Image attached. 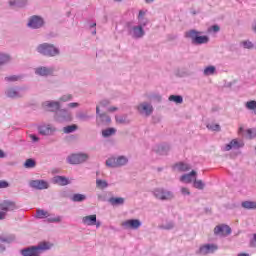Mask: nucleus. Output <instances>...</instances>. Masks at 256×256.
<instances>
[{
  "mask_svg": "<svg viewBox=\"0 0 256 256\" xmlns=\"http://www.w3.org/2000/svg\"><path fill=\"white\" fill-rule=\"evenodd\" d=\"M51 247H53V244H50L49 242H42L38 246H31V247L21 250V255H23V256H39V255H41V253H43V251H47Z\"/></svg>",
  "mask_w": 256,
  "mask_h": 256,
  "instance_id": "1",
  "label": "nucleus"
},
{
  "mask_svg": "<svg viewBox=\"0 0 256 256\" xmlns=\"http://www.w3.org/2000/svg\"><path fill=\"white\" fill-rule=\"evenodd\" d=\"M201 32H197L195 30H190L186 32V37L192 40V43L195 45H203L205 43H209V36H199Z\"/></svg>",
  "mask_w": 256,
  "mask_h": 256,
  "instance_id": "2",
  "label": "nucleus"
},
{
  "mask_svg": "<svg viewBox=\"0 0 256 256\" xmlns=\"http://www.w3.org/2000/svg\"><path fill=\"white\" fill-rule=\"evenodd\" d=\"M37 51L38 53H41V55H46L48 57H55V55H59V49L48 43L40 44L37 47Z\"/></svg>",
  "mask_w": 256,
  "mask_h": 256,
  "instance_id": "3",
  "label": "nucleus"
},
{
  "mask_svg": "<svg viewBox=\"0 0 256 256\" xmlns=\"http://www.w3.org/2000/svg\"><path fill=\"white\" fill-rule=\"evenodd\" d=\"M154 196L156 199H160V201H169L170 199H173V193L163 188L155 189Z\"/></svg>",
  "mask_w": 256,
  "mask_h": 256,
  "instance_id": "4",
  "label": "nucleus"
},
{
  "mask_svg": "<svg viewBox=\"0 0 256 256\" xmlns=\"http://www.w3.org/2000/svg\"><path fill=\"white\" fill-rule=\"evenodd\" d=\"M87 159H89V155L87 154H72L68 157V162L71 165H79L80 163H85V161H87Z\"/></svg>",
  "mask_w": 256,
  "mask_h": 256,
  "instance_id": "5",
  "label": "nucleus"
},
{
  "mask_svg": "<svg viewBox=\"0 0 256 256\" xmlns=\"http://www.w3.org/2000/svg\"><path fill=\"white\" fill-rule=\"evenodd\" d=\"M107 167H122V165H127V159L123 156L118 158H109L106 161Z\"/></svg>",
  "mask_w": 256,
  "mask_h": 256,
  "instance_id": "6",
  "label": "nucleus"
},
{
  "mask_svg": "<svg viewBox=\"0 0 256 256\" xmlns=\"http://www.w3.org/2000/svg\"><path fill=\"white\" fill-rule=\"evenodd\" d=\"M214 235H220V237H227V235H231V227L225 224L218 225L214 228Z\"/></svg>",
  "mask_w": 256,
  "mask_h": 256,
  "instance_id": "7",
  "label": "nucleus"
},
{
  "mask_svg": "<svg viewBox=\"0 0 256 256\" xmlns=\"http://www.w3.org/2000/svg\"><path fill=\"white\" fill-rule=\"evenodd\" d=\"M219 249V246L217 244H204L200 246L199 253L201 255H209L211 253H215Z\"/></svg>",
  "mask_w": 256,
  "mask_h": 256,
  "instance_id": "8",
  "label": "nucleus"
},
{
  "mask_svg": "<svg viewBox=\"0 0 256 256\" xmlns=\"http://www.w3.org/2000/svg\"><path fill=\"white\" fill-rule=\"evenodd\" d=\"M15 209H17V204H15V202L13 201L5 200L0 203V211H2L3 213L7 214V212L15 211Z\"/></svg>",
  "mask_w": 256,
  "mask_h": 256,
  "instance_id": "9",
  "label": "nucleus"
},
{
  "mask_svg": "<svg viewBox=\"0 0 256 256\" xmlns=\"http://www.w3.org/2000/svg\"><path fill=\"white\" fill-rule=\"evenodd\" d=\"M28 27H31L32 29H39V27H43V18L39 16H32Z\"/></svg>",
  "mask_w": 256,
  "mask_h": 256,
  "instance_id": "10",
  "label": "nucleus"
},
{
  "mask_svg": "<svg viewBox=\"0 0 256 256\" xmlns=\"http://www.w3.org/2000/svg\"><path fill=\"white\" fill-rule=\"evenodd\" d=\"M122 227L126 229H139L141 227V221L137 219L126 220L122 222Z\"/></svg>",
  "mask_w": 256,
  "mask_h": 256,
  "instance_id": "11",
  "label": "nucleus"
},
{
  "mask_svg": "<svg viewBox=\"0 0 256 256\" xmlns=\"http://www.w3.org/2000/svg\"><path fill=\"white\" fill-rule=\"evenodd\" d=\"M30 187L33 189H49V184L45 180H32L30 182Z\"/></svg>",
  "mask_w": 256,
  "mask_h": 256,
  "instance_id": "12",
  "label": "nucleus"
},
{
  "mask_svg": "<svg viewBox=\"0 0 256 256\" xmlns=\"http://www.w3.org/2000/svg\"><path fill=\"white\" fill-rule=\"evenodd\" d=\"M137 109L139 113H145V115H150L153 113V106H151L149 103H142L138 105Z\"/></svg>",
  "mask_w": 256,
  "mask_h": 256,
  "instance_id": "13",
  "label": "nucleus"
},
{
  "mask_svg": "<svg viewBox=\"0 0 256 256\" xmlns=\"http://www.w3.org/2000/svg\"><path fill=\"white\" fill-rule=\"evenodd\" d=\"M82 223L88 226L97 225V215L93 214L89 216H84L82 218Z\"/></svg>",
  "mask_w": 256,
  "mask_h": 256,
  "instance_id": "14",
  "label": "nucleus"
},
{
  "mask_svg": "<svg viewBox=\"0 0 256 256\" xmlns=\"http://www.w3.org/2000/svg\"><path fill=\"white\" fill-rule=\"evenodd\" d=\"M195 175H197V172L192 170L190 173L182 175L180 181L182 183H192V181H195Z\"/></svg>",
  "mask_w": 256,
  "mask_h": 256,
  "instance_id": "15",
  "label": "nucleus"
},
{
  "mask_svg": "<svg viewBox=\"0 0 256 256\" xmlns=\"http://www.w3.org/2000/svg\"><path fill=\"white\" fill-rule=\"evenodd\" d=\"M36 75H41V77H47V75H51L53 73V69L47 67L37 68L35 71Z\"/></svg>",
  "mask_w": 256,
  "mask_h": 256,
  "instance_id": "16",
  "label": "nucleus"
},
{
  "mask_svg": "<svg viewBox=\"0 0 256 256\" xmlns=\"http://www.w3.org/2000/svg\"><path fill=\"white\" fill-rule=\"evenodd\" d=\"M44 107L46 108V111H59V102H45Z\"/></svg>",
  "mask_w": 256,
  "mask_h": 256,
  "instance_id": "17",
  "label": "nucleus"
},
{
  "mask_svg": "<svg viewBox=\"0 0 256 256\" xmlns=\"http://www.w3.org/2000/svg\"><path fill=\"white\" fill-rule=\"evenodd\" d=\"M235 147L236 149H239V147H243V142L239 143L237 139H233L229 144L226 145L225 150L231 151Z\"/></svg>",
  "mask_w": 256,
  "mask_h": 256,
  "instance_id": "18",
  "label": "nucleus"
},
{
  "mask_svg": "<svg viewBox=\"0 0 256 256\" xmlns=\"http://www.w3.org/2000/svg\"><path fill=\"white\" fill-rule=\"evenodd\" d=\"M54 183L61 186L69 185V179L65 176H56L54 177Z\"/></svg>",
  "mask_w": 256,
  "mask_h": 256,
  "instance_id": "19",
  "label": "nucleus"
},
{
  "mask_svg": "<svg viewBox=\"0 0 256 256\" xmlns=\"http://www.w3.org/2000/svg\"><path fill=\"white\" fill-rule=\"evenodd\" d=\"M96 114L99 116L101 123H111V117L109 115L105 113L99 114V106L96 107Z\"/></svg>",
  "mask_w": 256,
  "mask_h": 256,
  "instance_id": "20",
  "label": "nucleus"
},
{
  "mask_svg": "<svg viewBox=\"0 0 256 256\" xmlns=\"http://www.w3.org/2000/svg\"><path fill=\"white\" fill-rule=\"evenodd\" d=\"M6 95L10 99H17V97H21V95L19 94V91L15 90V88H8L6 90Z\"/></svg>",
  "mask_w": 256,
  "mask_h": 256,
  "instance_id": "21",
  "label": "nucleus"
},
{
  "mask_svg": "<svg viewBox=\"0 0 256 256\" xmlns=\"http://www.w3.org/2000/svg\"><path fill=\"white\" fill-rule=\"evenodd\" d=\"M145 35V32L143 31V27L138 26L133 28V37H136V39H139L140 37H143Z\"/></svg>",
  "mask_w": 256,
  "mask_h": 256,
  "instance_id": "22",
  "label": "nucleus"
},
{
  "mask_svg": "<svg viewBox=\"0 0 256 256\" xmlns=\"http://www.w3.org/2000/svg\"><path fill=\"white\" fill-rule=\"evenodd\" d=\"M50 214L48 211H45L43 209H37L36 210V218L37 219H47V217H49Z\"/></svg>",
  "mask_w": 256,
  "mask_h": 256,
  "instance_id": "23",
  "label": "nucleus"
},
{
  "mask_svg": "<svg viewBox=\"0 0 256 256\" xmlns=\"http://www.w3.org/2000/svg\"><path fill=\"white\" fill-rule=\"evenodd\" d=\"M39 133L41 135H51V133H53V128L50 126H41L39 127Z\"/></svg>",
  "mask_w": 256,
  "mask_h": 256,
  "instance_id": "24",
  "label": "nucleus"
},
{
  "mask_svg": "<svg viewBox=\"0 0 256 256\" xmlns=\"http://www.w3.org/2000/svg\"><path fill=\"white\" fill-rule=\"evenodd\" d=\"M109 203H111V205H123V203H125V198L112 197L109 199Z\"/></svg>",
  "mask_w": 256,
  "mask_h": 256,
  "instance_id": "25",
  "label": "nucleus"
},
{
  "mask_svg": "<svg viewBox=\"0 0 256 256\" xmlns=\"http://www.w3.org/2000/svg\"><path fill=\"white\" fill-rule=\"evenodd\" d=\"M243 209H256L255 201H244L242 202Z\"/></svg>",
  "mask_w": 256,
  "mask_h": 256,
  "instance_id": "26",
  "label": "nucleus"
},
{
  "mask_svg": "<svg viewBox=\"0 0 256 256\" xmlns=\"http://www.w3.org/2000/svg\"><path fill=\"white\" fill-rule=\"evenodd\" d=\"M256 128H249L246 130V139H255Z\"/></svg>",
  "mask_w": 256,
  "mask_h": 256,
  "instance_id": "27",
  "label": "nucleus"
},
{
  "mask_svg": "<svg viewBox=\"0 0 256 256\" xmlns=\"http://www.w3.org/2000/svg\"><path fill=\"white\" fill-rule=\"evenodd\" d=\"M96 187L98 189H106V187H109V184L105 180L97 179L96 180Z\"/></svg>",
  "mask_w": 256,
  "mask_h": 256,
  "instance_id": "28",
  "label": "nucleus"
},
{
  "mask_svg": "<svg viewBox=\"0 0 256 256\" xmlns=\"http://www.w3.org/2000/svg\"><path fill=\"white\" fill-rule=\"evenodd\" d=\"M11 61V57L7 54L0 53V65H5V63H9Z\"/></svg>",
  "mask_w": 256,
  "mask_h": 256,
  "instance_id": "29",
  "label": "nucleus"
},
{
  "mask_svg": "<svg viewBox=\"0 0 256 256\" xmlns=\"http://www.w3.org/2000/svg\"><path fill=\"white\" fill-rule=\"evenodd\" d=\"M193 186L195 187V189H205V183H203V180H197V178H194Z\"/></svg>",
  "mask_w": 256,
  "mask_h": 256,
  "instance_id": "30",
  "label": "nucleus"
},
{
  "mask_svg": "<svg viewBox=\"0 0 256 256\" xmlns=\"http://www.w3.org/2000/svg\"><path fill=\"white\" fill-rule=\"evenodd\" d=\"M176 167L179 171H189V169H191V166L189 164L183 162L176 164Z\"/></svg>",
  "mask_w": 256,
  "mask_h": 256,
  "instance_id": "31",
  "label": "nucleus"
},
{
  "mask_svg": "<svg viewBox=\"0 0 256 256\" xmlns=\"http://www.w3.org/2000/svg\"><path fill=\"white\" fill-rule=\"evenodd\" d=\"M169 101H173L174 103L181 104L183 103V97L179 95H171L169 96Z\"/></svg>",
  "mask_w": 256,
  "mask_h": 256,
  "instance_id": "32",
  "label": "nucleus"
},
{
  "mask_svg": "<svg viewBox=\"0 0 256 256\" xmlns=\"http://www.w3.org/2000/svg\"><path fill=\"white\" fill-rule=\"evenodd\" d=\"M115 132V128H108L102 131V135L103 137H111V135H115Z\"/></svg>",
  "mask_w": 256,
  "mask_h": 256,
  "instance_id": "33",
  "label": "nucleus"
},
{
  "mask_svg": "<svg viewBox=\"0 0 256 256\" xmlns=\"http://www.w3.org/2000/svg\"><path fill=\"white\" fill-rule=\"evenodd\" d=\"M37 163L33 159H27L26 162L24 163V167L26 169H33Z\"/></svg>",
  "mask_w": 256,
  "mask_h": 256,
  "instance_id": "34",
  "label": "nucleus"
},
{
  "mask_svg": "<svg viewBox=\"0 0 256 256\" xmlns=\"http://www.w3.org/2000/svg\"><path fill=\"white\" fill-rule=\"evenodd\" d=\"M86 197L83 194H74L72 196V201L74 202H81V201H85Z\"/></svg>",
  "mask_w": 256,
  "mask_h": 256,
  "instance_id": "35",
  "label": "nucleus"
},
{
  "mask_svg": "<svg viewBox=\"0 0 256 256\" xmlns=\"http://www.w3.org/2000/svg\"><path fill=\"white\" fill-rule=\"evenodd\" d=\"M64 133H73V131H77V125L73 124L70 126H66L63 128Z\"/></svg>",
  "mask_w": 256,
  "mask_h": 256,
  "instance_id": "36",
  "label": "nucleus"
},
{
  "mask_svg": "<svg viewBox=\"0 0 256 256\" xmlns=\"http://www.w3.org/2000/svg\"><path fill=\"white\" fill-rule=\"evenodd\" d=\"M116 123L123 125L125 123H129V120H127V116H116Z\"/></svg>",
  "mask_w": 256,
  "mask_h": 256,
  "instance_id": "37",
  "label": "nucleus"
},
{
  "mask_svg": "<svg viewBox=\"0 0 256 256\" xmlns=\"http://www.w3.org/2000/svg\"><path fill=\"white\" fill-rule=\"evenodd\" d=\"M207 129L210 131H221V126L219 124H208Z\"/></svg>",
  "mask_w": 256,
  "mask_h": 256,
  "instance_id": "38",
  "label": "nucleus"
},
{
  "mask_svg": "<svg viewBox=\"0 0 256 256\" xmlns=\"http://www.w3.org/2000/svg\"><path fill=\"white\" fill-rule=\"evenodd\" d=\"M215 73V66H209L204 69V75H213Z\"/></svg>",
  "mask_w": 256,
  "mask_h": 256,
  "instance_id": "39",
  "label": "nucleus"
},
{
  "mask_svg": "<svg viewBox=\"0 0 256 256\" xmlns=\"http://www.w3.org/2000/svg\"><path fill=\"white\" fill-rule=\"evenodd\" d=\"M247 109H250L251 111H255L256 109V101L252 100L246 103Z\"/></svg>",
  "mask_w": 256,
  "mask_h": 256,
  "instance_id": "40",
  "label": "nucleus"
},
{
  "mask_svg": "<svg viewBox=\"0 0 256 256\" xmlns=\"http://www.w3.org/2000/svg\"><path fill=\"white\" fill-rule=\"evenodd\" d=\"M244 49H253V42L251 41H244L242 42Z\"/></svg>",
  "mask_w": 256,
  "mask_h": 256,
  "instance_id": "41",
  "label": "nucleus"
},
{
  "mask_svg": "<svg viewBox=\"0 0 256 256\" xmlns=\"http://www.w3.org/2000/svg\"><path fill=\"white\" fill-rule=\"evenodd\" d=\"M7 187H9V182L0 180V189H7Z\"/></svg>",
  "mask_w": 256,
  "mask_h": 256,
  "instance_id": "42",
  "label": "nucleus"
},
{
  "mask_svg": "<svg viewBox=\"0 0 256 256\" xmlns=\"http://www.w3.org/2000/svg\"><path fill=\"white\" fill-rule=\"evenodd\" d=\"M181 193L182 195H191V192L189 191V189L185 187L181 188Z\"/></svg>",
  "mask_w": 256,
  "mask_h": 256,
  "instance_id": "43",
  "label": "nucleus"
},
{
  "mask_svg": "<svg viewBox=\"0 0 256 256\" xmlns=\"http://www.w3.org/2000/svg\"><path fill=\"white\" fill-rule=\"evenodd\" d=\"M145 17V12L143 10L139 11L138 19H143Z\"/></svg>",
  "mask_w": 256,
  "mask_h": 256,
  "instance_id": "44",
  "label": "nucleus"
},
{
  "mask_svg": "<svg viewBox=\"0 0 256 256\" xmlns=\"http://www.w3.org/2000/svg\"><path fill=\"white\" fill-rule=\"evenodd\" d=\"M6 79H7V81H17V76H11Z\"/></svg>",
  "mask_w": 256,
  "mask_h": 256,
  "instance_id": "45",
  "label": "nucleus"
},
{
  "mask_svg": "<svg viewBox=\"0 0 256 256\" xmlns=\"http://www.w3.org/2000/svg\"><path fill=\"white\" fill-rule=\"evenodd\" d=\"M5 217H7V214L5 212H0V220L5 219Z\"/></svg>",
  "mask_w": 256,
  "mask_h": 256,
  "instance_id": "46",
  "label": "nucleus"
},
{
  "mask_svg": "<svg viewBox=\"0 0 256 256\" xmlns=\"http://www.w3.org/2000/svg\"><path fill=\"white\" fill-rule=\"evenodd\" d=\"M68 107H71V108L79 107V104L78 103H70V104H68Z\"/></svg>",
  "mask_w": 256,
  "mask_h": 256,
  "instance_id": "47",
  "label": "nucleus"
},
{
  "mask_svg": "<svg viewBox=\"0 0 256 256\" xmlns=\"http://www.w3.org/2000/svg\"><path fill=\"white\" fill-rule=\"evenodd\" d=\"M219 26H217V25H214V26H212V30L215 32V33H217V31H219Z\"/></svg>",
  "mask_w": 256,
  "mask_h": 256,
  "instance_id": "48",
  "label": "nucleus"
},
{
  "mask_svg": "<svg viewBox=\"0 0 256 256\" xmlns=\"http://www.w3.org/2000/svg\"><path fill=\"white\" fill-rule=\"evenodd\" d=\"M0 241H2L3 243H9V238L0 237Z\"/></svg>",
  "mask_w": 256,
  "mask_h": 256,
  "instance_id": "49",
  "label": "nucleus"
},
{
  "mask_svg": "<svg viewBox=\"0 0 256 256\" xmlns=\"http://www.w3.org/2000/svg\"><path fill=\"white\" fill-rule=\"evenodd\" d=\"M30 138L32 139V141H39V138H37V136L35 135H30Z\"/></svg>",
  "mask_w": 256,
  "mask_h": 256,
  "instance_id": "50",
  "label": "nucleus"
},
{
  "mask_svg": "<svg viewBox=\"0 0 256 256\" xmlns=\"http://www.w3.org/2000/svg\"><path fill=\"white\" fill-rule=\"evenodd\" d=\"M108 111H109L110 113H113V111H117V107H110V108L108 109Z\"/></svg>",
  "mask_w": 256,
  "mask_h": 256,
  "instance_id": "51",
  "label": "nucleus"
},
{
  "mask_svg": "<svg viewBox=\"0 0 256 256\" xmlns=\"http://www.w3.org/2000/svg\"><path fill=\"white\" fill-rule=\"evenodd\" d=\"M5 157V152H3V150L0 149V159H4Z\"/></svg>",
  "mask_w": 256,
  "mask_h": 256,
  "instance_id": "52",
  "label": "nucleus"
},
{
  "mask_svg": "<svg viewBox=\"0 0 256 256\" xmlns=\"http://www.w3.org/2000/svg\"><path fill=\"white\" fill-rule=\"evenodd\" d=\"M49 221H50L51 223H55V222L59 221V218L49 219Z\"/></svg>",
  "mask_w": 256,
  "mask_h": 256,
  "instance_id": "53",
  "label": "nucleus"
},
{
  "mask_svg": "<svg viewBox=\"0 0 256 256\" xmlns=\"http://www.w3.org/2000/svg\"><path fill=\"white\" fill-rule=\"evenodd\" d=\"M69 99H71V96H68V99H66L65 97L62 98V101H69Z\"/></svg>",
  "mask_w": 256,
  "mask_h": 256,
  "instance_id": "54",
  "label": "nucleus"
},
{
  "mask_svg": "<svg viewBox=\"0 0 256 256\" xmlns=\"http://www.w3.org/2000/svg\"><path fill=\"white\" fill-rule=\"evenodd\" d=\"M238 256H249V254H247V253H240V254H238Z\"/></svg>",
  "mask_w": 256,
  "mask_h": 256,
  "instance_id": "55",
  "label": "nucleus"
},
{
  "mask_svg": "<svg viewBox=\"0 0 256 256\" xmlns=\"http://www.w3.org/2000/svg\"><path fill=\"white\" fill-rule=\"evenodd\" d=\"M107 103H109V102H105V103H104V102H101L100 105H101L102 107H104V105H107Z\"/></svg>",
  "mask_w": 256,
  "mask_h": 256,
  "instance_id": "56",
  "label": "nucleus"
},
{
  "mask_svg": "<svg viewBox=\"0 0 256 256\" xmlns=\"http://www.w3.org/2000/svg\"><path fill=\"white\" fill-rule=\"evenodd\" d=\"M15 3H19L18 1L10 2V5H15Z\"/></svg>",
  "mask_w": 256,
  "mask_h": 256,
  "instance_id": "57",
  "label": "nucleus"
},
{
  "mask_svg": "<svg viewBox=\"0 0 256 256\" xmlns=\"http://www.w3.org/2000/svg\"><path fill=\"white\" fill-rule=\"evenodd\" d=\"M154 0H146V3H153Z\"/></svg>",
  "mask_w": 256,
  "mask_h": 256,
  "instance_id": "58",
  "label": "nucleus"
},
{
  "mask_svg": "<svg viewBox=\"0 0 256 256\" xmlns=\"http://www.w3.org/2000/svg\"><path fill=\"white\" fill-rule=\"evenodd\" d=\"M241 131H243V127H240V128H239V133H241Z\"/></svg>",
  "mask_w": 256,
  "mask_h": 256,
  "instance_id": "59",
  "label": "nucleus"
},
{
  "mask_svg": "<svg viewBox=\"0 0 256 256\" xmlns=\"http://www.w3.org/2000/svg\"><path fill=\"white\" fill-rule=\"evenodd\" d=\"M253 239H254V241H256V234L253 235Z\"/></svg>",
  "mask_w": 256,
  "mask_h": 256,
  "instance_id": "60",
  "label": "nucleus"
},
{
  "mask_svg": "<svg viewBox=\"0 0 256 256\" xmlns=\"http://www.w3.org/2000/svg\"><path fill=\"white\" fill-rule=\"evenodd\" d=\"M96 26H97V24H96V23L92 24V27H96Z\"/></svg>",
  "mask_w": 256,
  "mask_h": 256,
  "instance_id": "61",
  "label": "nucleus"
},
{
  "mask_svg": "<svg viewBox=\"0 0 256 256\" xmlns=\"http://www.w3.org/2000/svg\"><path fill=\"white\" fill-rule=\"evenodd\" d=\"M96 225H97V227H99L101 224L97 223Z\"/></svg>",
  "mask_w": 256,
  "mask_h": 256,
  "instance_id": "62",
  "label": "nucleus"
},
{
  "mask_svg": "<svg viewBox=\"0 0 256 256\" xmlns=\"http://www.w3.org/2000/svg\"><path fill=\"white\" fill-rule=\"evenodd\" d=\"M171 227H173V226H169L168 229H171Z\"/></svg>",
  "mask_w": 256,
  "mask_h": 256,
  "instance_id": "63",
  "label": "nucleus"
}]
</instances>
